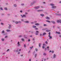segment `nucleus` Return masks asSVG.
<instances>
[{"instance_id": "6", "label": "nucleus", "mask_w": 61, "mask_h": 61, "mask_svg": "<svg viewBox=\"0 0 61 61\" xmlns=\"http://www.w3.org/2000/svg\"><path fill=\"white\" fill-rule=\"evenodd\" d=\"M50 31H51V30H46V32H50Z\"/></svg>"}, {"instance_id": "25", "label": "nucleus", "mask_w": 61, "mask_h": 61, "mask_svg": "<svg viewBox=\"0 0 61 61\" xmlns=\"http://www.w3.org/2000/svg\"><path fill=\"white\" fill-rule=\"evenodd\" d=\"M47 28H45L44 29H42V30H47Z\"/></svg>"}, {"instance_id": "1", "label": "nucleus", "mask_w": 61, "mask_h": 61, "mask_svg": "<svg viewBox=\"0 0 61 61\" xmlns=\"http://www.w3.org/2000/svg\"><path fill=\"white\" fill-rule=\"evenodd\" d=\"M50 5H51V6H52L51 7L52 8L54 9L55 8H56V6H54L55 5L53 4H51Z\"/></svg>"}, {"instance_id": "51", "label": "nucleus", "mask_w": 61, "mask_h": 61, "mask_svg": "<svg viewBox=\"0 0 61 61\" xmlns=\"http://www.w3.org/2000/svg\"><path fill=\"white\" fill-rule=\"evenodd\" d=\"M60 23L61 24V20H60Z\"/></svg>"}, {"instance_id": "11", "label": "nucleus", "mask_w": 61, "mask_h": 61, "mask_svg": "<svg viewBox=\"0 0 61 61\" xmlns=\"http://www.w3.org/2000/svg\"><path fill=\"white\" fill-rule=\"evenodd\" d=\"M6 31L7 32H10V31H11V30H10L7 29L6 30Z\"/></svg>"}, {"instance_id": "21", "label": "nucleus", "mask_w": 61, "mask_h": 61, "mask_svg": "<svg viewBox=\"0 0 61 61\" xmlns=\"http://www.w3.org/2000/svg\"><path fill=\"white\" fill-rule=\"evenodd\" d=\"M51 22L54 24H56V22L54 21H51Z\"/></svg>"}, {"instance_id": "22", "label": "nucleus", "mask_w": 61, "mask_h": 61, "mask_svg": "<svg viewBox=\"0 0 61 61\" xmlns=\"http://www.w3.org/2000/svg\"><path fill=\"white\" fill-rule=\"evenodd\" d=\"M4 9L5 10H7V7H5Z\"/></svg>"}, {"instance_id": "38", "label": "nucleus", "mask_w": 61, "mask_h": 61, "mask_svg": "<svg viewBox=\"0 0 61 61\" xmlns=\"http://www.w3.org/2000/svg\"><path fill=\"white\" fill-rule=\"evenodd\" d=\"M46 22H48L49 23H50V21L48 20H46Z\"/></svg>"}, {"instance_id": "35", "label": "nucleus", "mask_w": 61, "mask_h": 61, "mask_svg": "<svg viewBox=\"0 0 61 61\" xmlns=\"http://www.w3.org/2000/svg\"><path fill=\"white\" fill-rule=\"evenodd\" d=\"M51 53H52V54H53V53H54V51H51Z\"/></svg>"}, {"instance_id": "12", "label": "nucleus", "mask_w": 61, "mask_h": 61, "mask_svg": "<svg viewBox=\"0 0 61 61\" xmlns=\"http://www.w3.org/2000/svg\"><path fill=\"white\" fill-rule=\"evenodd\" d=\"M17 44L18 45V46H20L19 42V41L18 42Z\"/></svg>"}, {"instance_id": "23", "label": "nucleus", "mask_w": 61, "mask_h": 61, "mask_svg": "<svg viewBox=\"0 0 61 61\" xmlns=\"http://www.w3.org/2000/svg\"><path fill=\"white\" fill-rule=\"evenodd\" d=\"M48 36L50 37L49 39H51L52 38V36H50V35Z\"/></svg>"}, {"instance_id": "50", "label": "nucleus", "mask_w": 61, "mask_h": 61, "mask_svg": "<svg viewBox=\"0 0 61 61\" xmlns=\"http://www.w3.org/2000/svg\"><path fill=\"white\" fill-rule=\"evenodd\" d=\"M49 36H50V32H49Z\"/></svg>"}, {"instance_id": "3", "label": "nucleus", "mask_w": 61, "mask_h": 61, "mask_svg": "<svg viewBox=\"0 0 61 61\" xmlns=\"http://www.w3.org/2000/svg\"><path fill=\"white\" fill-rule=\"evenodd\" d=\"M39 7H40L39 6H37L35 7V9H39Z\"/></svg>"}, {"instance_id": "26", "label": "nucleus", "mask_w": 61, "mask_h": 61, "mask_svg": "<svg viewBox=\"0 0 61 61\" xmlns=\"http://www.w3.org/2000/svg\"><path fill=\"white\" fill-rule=\"evenodd\" d=\"M46 18L47 19H49V18L48 17H46Z\"/></svg>"}, {"instance_id": "36", "label": "nucleus", "mask_w": 61, "mask_h": 61, "mask_svg": "<svg viewBox=\"0 0 61 61\" xmlns=\"http://www.w3.org/2000/svg\"><path fill=\"white\" fill-rule=\"evenodd\" d=\"M33 46H32L31 47H30V49H32L33 48Z\"/></svg>"}, {"instance_id": "13", "label": "nucleus", "mask_w": 61, "mask_h": 61, "mask_svg": "<svg viewBox=\"0 0 61 61\" xmlns=\"http://www.w3.org/2000/svg\"><path fill=\"white\" fill-rule=\"evenodd\" d=\"M56 34H59V35L61 34V33H60V32H56Z\"/></svg>"}, {"instance_id": "32", "label": "nucleus", "mask_w": 61, "mask_h": 61, "mask_svg": "<svg viewBox=\"0 0 61 61\" xmlns=\"http://www.w3.org/2000/svg\"><path fill=\"white\" fill-rule=\"evenodd\" d=\"M21 40L22 41H24V38H22Z\"/></svg>"}, {"instance_id": "20", "label": "nucleus", "mask_w": 61, "mask_h": 61, "mask_svg": "<svg viewBox=\"0 0 61 61\" xmlns=\"http://www.w3.org/2000/svg\"><path fill=\"white\" fill-rule=\"evenodd\" d=\"M14 7H16V6H17V5H16V4H14Z\"/></svg>"}, {"instance_id": "18", "label": "nucleus", "mask_w": 61, "mask_h": 61, "mask_svg": "<svg viewBox=\"0 0 61 61\" xmlns=\"http://www.w3.org/2000/svg\"><path fill=\"white\" fill-rule=\"evenodd\" d=\"M35 2L34 1L33 2L31 3V5H33V4H34V3Z\"/></svg>"}, {"instance_id": "33", "label": "nucleus", "mask_w": 61, "mask_h": 61, "mask_svg": "<svg viewBox=\"0 0 61 61\" xmlns=\"http://www.w3.org/2000/svg\"><path fill=\"white\" fill-rule=\"evenodd\" d=\"M22 36H23V35H22L19 36V37H22Z\"/></svg>"}, {"instance_id": "29", "label": "nucleus", "mask_w": 61, "mask_h": 61, "mask_svg": "<svg viewBox=\"0 0 61 61\" xmlns=\"http://www.w3.org/2000/svg\"><path fill=\"white\" fill-rule=\"evenodd\" d=\"M57 23H59V22H60V20H57Z\"/></svg>"}, {"instance_id": "5", "label": "nucleus", "mask_w": 61, "mask_h": 61, "mask_svg": "<svg viewBox=\"0 0 61 61\" xmlns=\"http://www.w3.org/2000/svg\"><path fill=\"white\" fill-rule=\"evenodd\" d=\"M43 46H42V48H45V46H46V44L45 43H44L43 44Z\"/></svg>"}, {"instance_id": "24", "label": "nucleus", "mask_w": 61, "mask_h": 61, "mask_svg": "<svg viewBox=\"0 0 61 61\" xmlns=\"http://www.w3.org/2000/svg\"><path fill=\"white\" fill-rule=\"evenodd\" d=\"M37 56V54H36L35 55H34V56H35V58H36V56Z\"/></svg>"}, {"instance_id": "58", "label": "nucleus", "mask_w": 61, "mask_h": 61, "mask_svg": "<svg viewBox=\"0 0 61 61\" xmlns=\"http://www.w3.org/2000/svg\"><path fill=\"white\" fill-rule=\"evenodd\" d=\"M10 15V14H7V15Z\"/></svg>"}, {"instance_id": "53", "label": "nucleus", "mask_w": 61, "mask_h": 61, "mask_svg": "<svg viewBox=\"0 0 61 61\" xmlns=\"http://www.w3.org/2000/svg\"><path fill=\"white\" fill-rule=\"evenodd\" d=\"M18 23H21V21H19L18 22Z\"/></svg>"}, {"instance_id": "19", "label": "nucleus", "mask_w": 61, "mask_h": 61, "mask_svg": "<svg viewBox=\"0 0 61 61\" xmlns=\"http://www.w3.org/2000/svg\"><path fill=\"white\" fill-rule=\"evenodd\" d=\"M40 15L41 16H44V15L43 14H40Z\"/></svg>"}, {"instance_id": "8", "label": "nucleus", "mask_w": 61, "mask_h": 61, "mask_svg": "<svg viewBox=\"0 0 61 61\" xmlns=\"http://www.w3.org/2000/svg\"><path fill=\"white\" fill-rule=\"evenodd\" d=\"M5 32V30H3L1 32V34H4Z\"/></svg>"}, {"instance_id": "64", "label": "nucleus", "mask_w": 61, "mask_h": 61, "mask_svg": "<svg viewBox=\"0 0 61 61\" xmlns=\"http://www.w3.org/2000/svg\"><path fill=\"white\" fill-rule=\"evenodd\" d=\"M59 3H61V1H60L59 2Z\"/></svg>"}, {"instance_id": "27", "label": "nucleus", "mask_w": 61, "mask_h": 61, "mask_svg": "<svg viewBox=\"0 0 61 61\" xmlns=\"http://www.w3.org/2000/svg\"><path fill=\"white\" fill-rule=\"evenodd\" d=\"M46 34V32H44L42 34L43 36H44V35H45Z\"/></svg>"}, {"instance_id": "9", "label": "nucleus", "mask_w": 61, "mask_h": 61, "mask_svg": "<svg viewBox=\"0 0 61 61\" xmlns=\"http://www.w3.org/2000/svg\"><path fill=\"white\" fill-rule=\"evenodd\" d=\"M38 32H39L38 31H36V35H38Z\"/></svg>"}, {"instance_id": "16", "label": "nucleus", "mask_w": 61, "mask_h": 61, "mask_svg": "<svg viewBox=\"0 0 61 61\" xmlns=\"http://www.w3.org/2000/svg\"><path fill=\"white\" fill-rule=\"evenodd\" d=\"M35 25H39V23H36L35 24Z\"/></svg>"}, {"instance_id": "52", "label": "nucleus", "mask_w": 61, "mask_h": 61, "mask_svg": "<svg viewBox=\"0 0 61 61\" xmlns=\"http://www.w3.org/2000/svg\"><path fill=\"white\" fill-rule=\"evenodd\" d=\"M5 38H7V36H5Z\"/></svg>"}, {"instance_id": "63", "label": "nucleus", "mask_w": 61, "mask_h": 61, "mask_svg": "<svg viewBox=\"0 0 61 61\" xmlns=\"http://www.w3.org/2000/svg\"><path fill=\"white\" fill-rule=\"evenodd\" d=\"M29 61H31V59H30L29 60Z\"/></svg>"}, {"instance_id": "42", "label": "nucleus", "mask_w": 61, "mask_h": 61, "mask_svg": "<svg viewBox=\"0 0 61 61\" xmlns=\"http://www.w3.org/2000/svg\"><path fill=\"white\" fill-rule=\"evenodd\" d=\"M1 25H4V23H3L2 22L1 23Z\"/></svg>"}, {"instance_id": "46", "label": "nucleus", "mask_w": 61, "mask_h": 61, "mask_svg": "<svg viewBox=\"0 0 61 61\" xmlns=\"http://www.w3.org/2000/svg\"><path fill=\"white\" fill-rule=\"evenodd\" d=\"M59 36L60 37H61V35H59Z\"/></svg>"}, {"instance_id": "28", "label": "nucleus", "mask_w": 61, "mask_h": 61, "mask_svg": "<svg viewBox=\"0 0 61 61\" xmlns=\"http://www.w3.org/2000/svg\"><path fill=\"white\" fill-rule=\"evenodd\" d=\"M36 26H35L34 25H33V28H36Z\"/></svg>"}, {"instance_id": "39", "label": "nucleus", "mask_w": 61, "mask_h": 61, "mask_svg": "<svg viewBox=\"0 0 61 61\" xmlns=\"http://www.w3.org/2000/svg\"><path fill=\"white\" fill-rule=\"evenodd\" d=\"M0 9H1V10H3V8H2V7H0Z\"/></svg>"}, {"instance_id": "41", "label": "nucleus", "mask_w": 61, "mask_h": 61, "mask_svg": "<svg viewBox=\"0 0 61 61\" xmlns=\"http://www.w3.org/2000/svg\"><path fill=\"white\" fill-rule=\"evenodd\" d=\"M40 46H41V43H39V47H40Z\"/></svg>"}, {"instance_id": "54", "label": "nucleus", "mask_w": 61, "mask_h": 61, "mask_svg": "<svg viewBox=\"0 0 61 61\" xmlns=\"http://www.w3.org/2000/svg\"><path fill=\"white\" fill-rule=\"evenodd\" d=\"M51 52H52V51H51V50H50V51L49 52V53H51Z\"/></svg>"}, {"instance_id": "55", "label": "nucleus", "mask_w": 61, "mask_h": 61, "mask_svg": "<svg viewBox=\"0 0 61 61\" xmlns=\"http://www.w3.org/2000/svg\"><path fill=\"white\" fill-rule=\"evenodd\" d=\"M44 26H46V24H44Z\"/></svg>"}, {"instance_id": "49", "label": "nucleus", "mask_w": 61, "mask_h": 61, "mask_svg": "<svg viewBox=\"0 0 61 61\" xmlns=\"http://www.w3.org/2000/svg\"><path fill=\"white\" fill-rule=\"evenodd\" d=\"M21 5H24V4H21Z\"/></svg>"}, {"instance_id": "61", "label": "nucleus", "mask_w": 61, "mask_h": 61, "mask_svg": "<svg viewBox=\"0 0 61 61\" xmlns=\"http://www.w3.org/2000/svg\"><path fill=\"white\" fill-rule=\"evenodd\" d=\"M44 61H46V59H44Z\"/></svg>"}, {"instance_id": "10", "label": "nucleus", "mask_w": 61, "mask_h": 61, "mask_svg": "<svg viewBox=\"0 0 61 61\" xmlns=\"http://www.w3.org/2000/svg\"><path fill=\"white\" fill-rule=\"evenodd\" d=\"M43 11V10H37V12H40V11Z\"/></svg>"}, {"instance_id": "34", "label": "nucleus", "mask_w": 61, "mask_h": 61, "mask_svg": "<svg viewBox=\"0 0 61 61\" xmlns=\"http://www.w3.org/2000/svg\"><path fill=\"white\" fill-rule=\"evenodd\" d=\"M22 36H23V35H22L19 36V37H22Z\"/></svg>"}, {"instance_id": "43", "label": "nucleus", "mask_w": 61, "mask_h": 61, "mask_svg": "<svg viewBox=\"0 0 61 61\" xmlns=\"http://www.w3.org/2000/svg\"><path fill=\"white\" fill-rule=\"evenodd\" d=\"M9 49H8L6 51V52H9Z\"/></svg>"}, {"instance_id": "59", "label": "nucleus", "mask_w": 61, "mask_h": 61, "mask_svg": "<svg viewBox=\"0 0 61 61\" xmlns=\"http://www.w3.org/2000/svg\"><path fill=\"white\" fill-rule=\"evenodd\" d=\"M20 13H22V10L20 11Z\"/></svg>"}, {"instance_id": "31", "label": "nucleus", "mask_w": 61, "mask_h": 61, "mask_svg": "<svg viewBox=\"0 0 61 61\" xmlns=\"http://www.w3.org/2000/svg\"><path fill=\"white\" fill-rule=\"evenodd\" d=\"M35 50L36 51V52H37V51H38V49L36 48L35 49Z\"/></svg>"}, {"instance_id": "17", "label": "nucleus", "mask_w": 61, "mask_h": 61, "mask_svg": "<svg viewBox=\"0 0 61 61\" xmlns=\"http://www.w3.org/2000/svg\"><path fill=\"white\" fill-rule=\"evenodd\" d=\"M1 40L2 41H4V40H5V39L4 38H2L1 39Z\"/></svg>"}, {"instance_id": "7", "label": "nucleus", "mask_w": 61, "mask_h": 61, "mask_svg": "<svg viewBox=\"0 0 61 61\" xmlns=\"http://www.w3.org/2000/svg\"><path fill=\"white\" fill-rule=\"evenodd\" d=\"M20 16L22 18L24 17H25V15H20Z\"/></svg>"}, {"instance_id": "60", "label": "nucleus", "mask_w": 61, "mask_h": 61, "mask_svg": "<svg viewBox=\"0 0 61 61\" xmlns=\"http://www.w3.org/2000/svg\"><path fill=\"white\" fill-rule=\"evenodd\" d=\"M21 49H20L19 50V51H21Z\"/></svg>"}, {"instance_id": "44", "label": "nucleus", "mask_w": 61, "mask_h": 61, "mask_svg": "<svg viewBox=\"0 0 61 61\" xmlns=\"http://www.w3.org/2000/svg\"><path fill=\"white\" fill-rule=\"evenodd\" d=\"M43 55H44V56H46V53H44L43 54Z\"/></svg>"}, {"instance_id": "4", "label": "nucleus", "mask_w": 61, "mask_h": 61, "mask_svg": "<svg viewBox=\"0 0 61 61\" xmlns=\"http://www.w3.org/2000/svg\"><path fill=\"white\" fill-rule=\"evenodd\" d=\"M9 26L8 27V29H10L11 28V25L9 24Z\"/></svg>"}, {"instance_id": "48", "label": "nucleus", "mask_w": 61, "mask_h": 61, "mask_svg": "<svg viewBox=\"0 0 61 61\" xmlns=\"http://www.w3.org/2000/svg\"><path fill=\"white\" fill-rule=\"evenodd\" d=\"M20 53V52L18 51V54H19Z\"/></svg>"}, {"instance_id": "57", "label": "nucleus", "mask_w": 61, "mask_h": 61, "mask_svg": "<svg viewBox=\"0 0 61 61\" xmlns=\"http://www.w3.org/2000/svg\"><path fill=\"white\" fill-rule=\"evenodd\" d=\"M40 36H42V34H40Z\"/></svg>"}, {"instance_id": "15", "label": "nucleus", "mask_w": 61, "mask_h": 61, "mask_svg": "<svg viewBox=\"0 0 61 61\" xmlns=\"http://www.w3.org/2000/svg\"><path fill=\"white\" fill-rule=\"evenodd\" d=\"M24 22L25 23H29V21H24Z\"/></svg>"}, {"instance_id": "14", "label": "nucleus", "mask_w": 61, "mask_h": 61, "mask_svg": "<svg viewBox=\"0 0 61 61\" xmlns=\"http://www.w3.org/2000/svg\"><path fill=\"white\" fill-rule=\"evenodd\" d=\"M56 15H58L59 16H60V15H61V14H56Z\"/></svg>"}, {"instance_id": "30", "label": "nucleus", "mask_w": 61, "mask_h": 61, "mask_svg": "<svg viewBox=\"0 0 61 61\" xmlns=\"http://www.w3.org/2000/svg\"><path fill=\"white\" fill-rule=\"evenodd\" d=\"M24 38H27V37L26 36V35H24Z\"/></svg>"}, {"instance_id": "56", "label": "nucleus", "mask_w": 61, "mask_h": 61, "mask_svg": "<svg viewBox=\"0 0 61 61\" xmlns=\"http://www.w3.org/2000/svg\"><path fill=\"white\" fill-rule=\"evenodd\" d=\"M24 47H25V46H26L25 45V44L24 45Z\"/></svg>"}, {"instance_id": "37", "label": "nucleus", "mask_w": 61, "mask_h": 61, "mask_svg": "<svg viewBox=\"0 0 61 61\" xmlns=\"http://www.w3.org/2000/svg\"><path fill=\"white\" fill-rule=\"evenodd\" d=\"M49 46H47V49H48V50H49Z\"/></svg>"}, {"instance_id": "47", "label": "nucleus", "mask_w": 61, "mask_h": 61, "mask_svg": "<svg viewBox=\"0 0 61 61\" xmlns=\"http://www.w3.org/2000/svg\"><path fill=\"white\" fill-rule=\"evenodd\" d=\"M21 20L22 22H24V20L23 19H22Z\"/></svg>"}, {"instance_id": "2", "label": "nucleus", "mask_w": 61, "mask_h": 61, "mask_svg": "<svg viewBox=\"0 0 61 61\" xmlns=\"http://www.w3.org/2000/svg\"><path fill=\"white\" fill-rule=\"evenodd\" d=\"M53 58H56V54H54L53 55Z\"/></svg>"}, {"instance_id": "45", "label": "nucleus", "mask_w": 61, "mask_h": 61, "mask_svg": "<svg viewBox=\"0 0 61 61\" xmlns=\"http://www.w3.org/2000/svg\"><path fill=\"white\" fill-rule=\"evenodd\" d=\"M45 43L46 44H47V41H46V42H45Z\"/></svg>"}, {"instance_id": "62", "label": "nucleus", "mask_w": 61, "mask_h": 61, "mask_svg": "<svg viewBox=\"0 0 61 61\" xmlns=\"http://www.w3.org/2000/svg\"><path fill=\"white\" fill-rule=\"evenodd\" d=\"M5 52H4V53H3V55H5Z\"/></svg>"}, {"instance_id": "40", "label": "nucleus", "mask_w": 61, "mask_h": 61, "mask_svg": "<svg viewBox=\"0 0 61 61\" xmlns=\"http://www.w3.org/2000/svg\"><path fill=\"white\" fill-rule=\"evenodd\" d=\"M18 21H16L15 22V23L16 24H18Z\"/></svg>"}]
</instances>
